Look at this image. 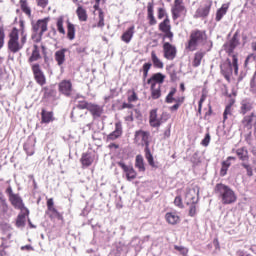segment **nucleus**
<instances>
[{
    "mask_svg": "<svg viewBox=\"0 0 256 256\" xmlns=\"http://www.w3.org/2000/svg\"><path fill=\"white\" fill-rule=\"evenodd\" d=\"M151 59L153 66L156 67V69H163V62L161 61V59H159V57H157L155 51L151 52Z\"/></svg>",
    "mask_w": 256,
    "mask_h": 256,
    "instance_id": "37",
    "label": "nucleus"
},
{
    "mask_svg": "<svg viewBox=\"0 0 256 256\" xmlns=\"http://www.w3.org/2000/svg\"><path fill=\"white\" fill-rule=\"evenodd\" d=\"M253 110V102L249 99H243L240 103V110L239 113L240 115H247L249 111Z\"/></svg>",
    "mask_w": 256,
    "mask_h": 256,
    "instance_id": "17",
    "label": "nucleus"
},
{
    "mask_svg": "<svg viewBox=\"0 0 256 256\" xmlns=\"http://www.w3.org/2000/svg\"><path fill=\"white\" fill-rule=\"evenodd\" d=\"M3 45H5V29L0 27V49H3Z\"/></svg>",
    "mask_w": 256,
    "mask_h": 256,
    "instance_id": "48",
    "label": "nucleus"
},
{
    "mask_svg": "<svg viewBox=\"0 0 256 256\" xmlns=\"http://www.w3.org/2000/svg\"><path fill=\"white\" fill-rule=\"evenodd\" d=\"M235 159V157L229 156L225 161L222 162V165L229 169L231 167V161H235Z\"/></svg>",
    "mask_w": 256,
    "mask_h": 256,
    "instance_id": "53",
    "label": "nucleus"
},
{
    "mask_svg": "<svg viewBox=\"0 0 256 256\" xmlns=\"http://www.w3.org/2000/svg\"><path fill=\"white\" fill-rule=\"evenodd\" d=\"M239 45V32H235L232 39L229 41L228 45L226 46L227 48V53L231 55L233 51H235V48Z\"/></svg>",
    "mask_w": 256,
    "mask_h": 256,
    "instance_id": "20",
    "label": "nucleus"
},
{
    "mask_svg": "<svg viewBox=\"0 0 256 256\" xmlns=\"http://www.w3.org/2000/svg\"><path fill=\"white\" fill-rule=\"evenodd\" d=\"M67 37L70 39V41L75 39V25H73L71 22H68L67 25Z\"/></svg>",
    "mask_w": 256,
    "mask_h": 256,
    "instance_id": "41",
    "label": "nucleus"
},
{
    "mask_svg": "<svg viewBox=\"0 0 256 256\" xmlns=\"http://www.w3.org/2000/svg\"><path fill=\"white\" fill-rule=\"evenodd\" d=\"M88 111L89 113H91L94 119H98V117H101V115H103V106L90 103V105L88 106Z\"/></svg>",
    "mask_w": 256,
    "mask_h": 256,
    "instance_id": "18",
    "label": "nucleus"
},
{
    "mask_svg": "<svg viewBox=\"0 0 256 256\" xmlns=\"http://www.w3.org/2000/svg\"><path fill=\"white\" fill-rule=\"evenodd\" d=\"M177 93V89L176 88H171L170 92L168 93V95L166 96V103H181V100L179 99H175L174 95Z\"/></svg>",
    "mask_w": 256,
    "mask_h": 256,
    "instance_id": "38",
    "label": "nucleus"
},
{
    "mask_svg": "<svg viewBox=\"0 0 256 256\" xmlns=\"http://www.w3.org/2000/svg\"><path fill=\"white\" fill-rule=\"evenodd\" d=\"M117 165L122 168L127 181H133L137 179V171H135V168H133L131 165L127 166L123 161L117 162Z\"/></svg>",
    "mask_w": 256,
    "mask_h": 256,
    "instance_id": "8",
    "label": "nucleus"
},
{
    "mask_svg": "<svg viewBox=\"0 0 256 256\" xmlns=\"http://www.w3.org/2000/svg\"><path fill=\"white\" fill-rule=\"evenodd\" d=\"M170 118H171V115H169V113L163 112L160 117V121H162V123H165V121H169Z\"/></svg>",
    "mask_w": 256,
    "mask_h": 256,
    "instance_id": "60",
    "label": "nucleus"
},
{
    "mask_svg": "<svg viewBox=\"0 0 256 256\" xmlns=\"http://www.w3.org/2000/svg\"><path fill=\"white\" fill-rule=\"evenodd\" d=\"M163 17H169V16H167V12L165 11L164 8H159L158 9V19H163Z\"/></svg>",
    "mask_w": 256,
    "mask_h": 256,
    "instance_id": "59",
    "label": "nucleus"
},
{
    "mask_svg": "<svg viewBox=\"0 0 256 256\" xmlns=\"http://www.w3.org/2000/svg\"><path fill=\"white\" fill-rule=\"evenodd\" d=\"M163 53H164V58L167 59L168 61H173L175 57H177V47L173 46L169 42H164L163 43Z\"/></svg>",
    "mask_w": 256,
    "mask_h": 256,
    "instance_id": "9",
    "label": "nucleus"
},
{
    "mask_svg": "<svg viewBox=\"0 0 256 256\" xmlns=\"http://www.w3.org/2000/svg\"><path fill=\"white\" fill-rule=\"evenodd\" d=\"M151 97L152 99H159L161 97V85L155 83L151 85Z\"/></svg>",
    "mask_w": 256,
    "mask_h": 256,
    "instance_id": "33",
    "label": "nucleus"
},
{
    "mask_svg": "<svg viewBox=\"0 0 256 256\" xmlns=\"http://www.w3.org/2000/svg\"><path fill=\"white\" fill-rule=\"evenodd\" d=\"M89 105H91V103H88L86 101H82L79 102V104L76 105V108L79 109L81 111V109H87V111H89Z\"/></svg>",
    "mask_w": 256,
    "mask_h": 256,
    "instance_id": "49",
    "label": "nucleus"
},
{
    "mask_svg": "<svg viewBox=\"0 0 256 256\" xmlns=\"http://www.w3.org/2000/svg\"><path fill=\"white\" fill-rule=\"evenodd\" d=\"M174 205L176 207H179V209H183V199L181 196H176L174 199Z\"/></svg>",
    "mask_w": 256,
    "mask_h": 256,
    "instance_id": "52",
    "label": "nucleus"
},
{
    "mask_svg": "<svg viewBox=\"0 0 256 256\" xmlns=\"http://www.w3.org/2000/svg\"><path fill=\"white\" fill-rule=\"evenodd\" d=\"M231 107H232V104H228L224 110V113H223V119L224 121H227V115H231Z\"/></svg>",
    "mask_w": 256,
    "mask_h": 256,
    "instance_id": "55",
    "label": "nucleus"
},
{
    "mask_svg": "<svg viewBox=\"0 0 256 256\" xmlns=\"http://www.w3.org/2000/svg\"><path fill=\"white\" fill-rule=\"evenodd\" d=\"M174 249L176 251H179V253H181V255H183V256H186L187 253H189V250L187 248L183 247V246L175 245Z\"/></svg>",
    "mask_w": 256,
    "mask_h": 256,
    "instance_id": "50",
    "label": "nucleus"
},
{
    "mask_svg": "<svg viewBox=\"0 0 256 256\" xmlns=\"http://www.w3.org/2000/svg\"><path fill=\"white\" fill-rule=\"evenodd\" d=\"M210 142H211V135L207 133L204 139L202 140L201 145H203V147H208Z\"/></svg>",
    "mask_w": 256,
    "mask_h": 256,
    "instance_id": "54",
    "label": "nucleus"
},
{
    "mask_svg": "<svg viewBox=\"0 0 256 256\" xmlns=\"http://www.w3.org/2000/svg\"><path fill=\"white\" fill-rule=\"evenodd\" d=\"M171 81H177V72L175 70H172L169 72Z\"/></svg>",
    "mask_w": 256,
    "mask_h": 256,
    "instance_id": "64",
    "label": "nucleus"
},
{
    "mask_svg": "<svg viewBox=\"0 0 256 256\" xmlns=\"http://www.w3.org/2000/svg\"><path fill=\"white\" fill-rule=\"evenodd\" d=\"M215 193L222 205H233V203H237V194L235 191L223 183L216 184Z\"/></svg>",
    "mask_w": 256,
    "mask_h": 256,
    "instance_id": "1",
    "label": "nucleus"
},
{
    "mask_svg": "<svg viewBox=\"0 0 256 256\" xmlns=\"http://www.w3.org/2000/svg\"><path fill=\"white\" fill-rule=\"evenodd\" d=\"M135 167L140 173H145V159L141 154H138L135 158Z\"/></svg>",
    "mask_w": 256,
    "mask_h": 256,
    "instance_id": "26",
    "label": "nucleus"
},
{
    "mask_svg": "<svg viewBox=\"0 0 256 256\" xmlns=\"http://www.w3.org/2000/svg\"><path fill=\"white\" fill-rule=\"evenodd\" d=\"M253 119H255V112H251L249 115L244 116L242 123L245 127H251Z\"/></svg>",
    "mask_w": 256,
    "mask_h": 256,
    "instance_id": "39",
    "label": "nucleus"
},
{
    "mask_svg": "<svg viewBox=\"0 0 256 256\" xmlns=\"http://www.w3.org/2000/svg\"><path fill=\"white\" fill-rule=\"evenodd\" d=\"M48 23H49V18L38 20L35 24H33L34 33H39V37H43V33L47 32Z\"/></svg>",
    "mask_w": 256,
    "mask_h": 256,
    "instance_id": "11",
    "label": "nucleus"
},
{
    "mask_svg": "<svg viewBox=\"0 0 256 256\" xmlns=\"http://www.w3.org/2000/svg\"><path fill=\"white\" fill-rule=\"evenodd\" d=\"M41 115L43 123H51L53 119V112H47L43 109Z\"/></svg>",
    "mask_w": 256,
    "mask_h": 256,
    "instance_id": "42",
    "label": "nucleus"
},
{
    "mask_svg": "<svg viewBox=\"0 0 256 256\" xmlns=\"http://www.w3.org/2000/svg\"><path fill=\"white\" fill-rule=\"evenodd\" d=\"M205 57V52L203 51H198L194 55V60H193V67H199L201 65V61H203V58Z\"/></svg>",
    "mask_w": 256,
    "mask_h": 256,
    "instance_id": "36",
    "label": "nucleus"
},
{
    "mask_svg": "<svg viewBox=\"0 0 256 256\" xmlns=\"http://www.w3.org/2000/svg\"><path fill=\"white\" fill-rule=\"evenodd\" d=\"M211 7H213V1L206 0L194 14V19H207L209 13H211Z\"/></svg>",
    "mask_w": 256,
    "mask_h": 256,
    "instance_id": "7",
    "label": "nucleus"
},
{
    "mask_svg": "<svg viewBox=\"0 0 256 256\" xmlns=\"http://www.w3.org/2000/svg\"><path fill=\"white\" fill-rule=\"evenodd\" d=\"M149 123L151 127H161L163 121L161 118L157 117V109H153L150 111Z\"/></svg>",
    "mask_w": 256,
    "mask_h": 256,
    "instance_id": "19",
    "label": "nucleus"
},
{
    "mask_svg": "<svg viewBox=\"0 0 256 256\" xmlns=\"http://www.w3.org/2000/svg\"><path fill=\"white\" fill-rule=\"evenodd\" d=\"M24 151L26 152L27 155L31 156L35 154V141L31 138H29L25 143H24Z\"/></svg>",
    "mask_w": 256,
    "mask_h": 256,
    "instance_id": "25",
    "label": "nucleus"
},
{
    "mask_svg": "<svg viewBox=\"0 0 256 256\" xmlns=\"http://www.w3.org/2000/svg\"><path fill=\"white\" fill-rule=\"evenodd\" d=\"M165 219H166L167 223H169L170 225H177V223H179V221H181L179 218V215H177L174 212L166 213Z\"/></svg>",
    "mask_w": 256,
    "mask_h": 256,
    "instance_id": "28",
    "label": "nucleus"
},
{
    "mask_svg": "<svg viewBox=\"0 0 256 256\" xmlns=\"http://www.w3.org/2000/svg\"><path fill=\"white\" fill-rule=\"evenodd\" d=\"M76 14H77L79 21H82V22L87 21V19H88L87 10H85V8H83V6H78V8L76 10Z\"/></svg>",
    "mask_w": 256,
    "mask_h": 256,
    "instance_id": "35",
    "label": "nucleus"
},
{
    "mask_svg": "<svg viewBox=\"0 0 256 256\" xmlns=\"http://www.w3.org/2000/svg\"><path fill=\"white\" fill-rule=\"evenodd\" d=\"M171 137V124H169L164 131V139H169Z\"/></svg>",
    "mask_w": 256,
    "mask_h": 256,
    "instance_id": "61",
    "label": "nucleus"
},
{
    "mask_svg": "<svg viewBox=\"0 0 256 256\" xmlns=\"http://www.w3.org/2000/svg\"><path fill=\"white\" fill-rule=\"evenodd\" d=\"M227 171H229V168H227V166L222 165L221 170H220V176L225 177V175H227Z\"/></svg>",
    "mask_w": 256,
    "mask_h": 256,
    "instance_id": "62",
    "label": "nucleus"
},
{
    "mask_svg": "<svg viewBox=\"0 0 256 256\" xmlns=\"http://www.w3.org/2000/svg\"><path fill=\"white\" fill-rule=\"evenodd\" d=\"M163 41H165V39H169V41H173V33L171 32V30H168L166 32H163Z\"/></svg>",
    "mask_w": 256,
    "mask_h": 256,
    "instance_id": "58",
    "label": "nucleus"
},
{
    "mask_svg": "<svg viewBox=\"0 0 256 256\" xmlns=\"http://www.w3.org/2000/svg\"><path fill=\"white\" fill-rule=\"evenodd\" d=\"M137 99V94L135 92H133L132 95L128 97L129 103H134V101H137Z\"/></svg>",
    "mask_w": 256,
    "mask_h": 256,
    "instance_id": "63",
    "label": "nucleus"
},
{
    "mask_svg": "<svg viewBox=\"0 0 256 256\" xmlns=\"http://www.w3.org/2000/svg\"><path fill=\"white\" fill-rule=\"evenodd\" d=\"M31 69L36 83L40 85V87L47 85V77L41 69V65H39L38 63L31 64Z\"/></svg>",
    "mask_w": 256,
    "mask_h": 256,
    "instance_id": "6",
    "label": "nucleus"
},
{
    "mask_svg": "<svg viewBox=\"0 0 256 256\" xmlns=\"http://www.w3.org/2000/svg\"><path fill=\"white\" fill-rule=\"evenodd\" d=\"M80 161L84 167H91V165H93V161H95V158L93 157L92 153H83Z\"/></svg>",
    "mask_w": 256,
    "mask_h": 256,
    "instance_id": "24",
    "label": "nucleus"
},
{
    "mask_svg": "<svg viewBox=\"0 0 256 256\" xmlns=\"http://www.w3.org/2000/svg\"><path fill=\"white\" fill-rule=\"evenodd\" d=\"M205 43H207V32H205V30L196 29L190 33L186 49L189 51H197V47H199V45H205Z\"/></svg>",
    "mask_w": 256,
    "mask_h": 256,
    "instance_id": "2",
    "label": "nucleus"
},
{
    "mask_svg": "<svg viewBox=\"0 0 256 256\" xmlns=\"http://www.w3.org/2000/svg\"><path fill=\"white\" fill-rule=\"evenodd\" d=\"M67 51H68L67 48H62V49L56 51L54 54V59L58 65V67H60V69H63V65L65 64V53Z\"/></svg>",
    "mask_w": 256,
    "mask_h": 256,
    "instance_id": "15",
    "label": "nucleus"
},
{
    "mask_svg": "<svg viewBox=\"0 0 256 256\" xmlns=\"http://www.w3.org/2000/svg\"><path fill=\"white\" fill-rule=\"evenodd\" d=\"M229 10V4H223L221 8H219L216 12V21H221L225 15H227V11Z\"/></svg>",
    "mask_w": 256,
    "mask_h": 256,
    "instance_id": "30",
    "label": "nucleus"
},
{
    "mask_svg": "<svg viewBox=\"0 0 256 256\" xmlns=\"http://www.w3.org/2000/svg\"><path fill=\"white\" fill-rule=\"evenodd\" d=\"M20 7L23 13H25V15L31 17V8L29 7L27 0H20Z\"/></svg>",
    "mask_w": 256,
    "mask_h": 256,
    "instance_id": "40",
    "label": "nucleus"
},
{
    "mask_svg": "<svg viewBox=\"0 0 256 256\" xmlns=\"http://www.w3.org/2000/svg\"><path fill=\"white\" fill-rule=\"evenodd\" d=\"M36 3L38 5V7L45 9V7H47V5H49V0H36Z\"/></svg>",
    "mask_w": 256,
    "mask_h": 256,
    "instance_id": "57",
    "label": "nucleus"
},
{
    "mask_svg": "<svg viewBox=\"0 0 256 256\" xmlns=\"http://www.w3.org/2000/svg\"><path fill=\"white\" fill-rule=\"evenodd\" d=\"M41 59V53L39 52V46L34 45L31 56L28 59V63H35V61H39Z\"/></svg>",
    "mask_w": 256,
    "mask_h": 256,
    "instance_id": "31",
    "label": "nucleus"
},
{
    "mask_svg": "<svg viewBox=\"0 0 256 256\" xmlns=\"http://www.w3.org/2000/svg\"><path fill=\"white\" fill-rule=\"evenodd\" d=\"M133 35H135V26L129 27L121 36V39L124 43H131V39H133Z\"/></svg>",
    "mask_w": 256,
    "mask_h": 256,
    "instance_id": "23",
    "label": "nucleus"
},
{
    "mask_svg": "<svg viewBox=\"0 0 256 256\" xmlns=\"http://www.w3.org/2000/svg\"><path fill=\"white\" fill-rule=\"evenodd\" d=\"M79 117H83V114H81V110L79 108H77V106H75L71 112V119H73V121H75V119H77Z\"/></svg>",
    "mask_w": 256,
    "mask_h": 256,
    "instance_id": "44",
    "label": "nucleus"
},
{
    "mask_svg": "<svg viewBox=\"0 0 256 256\" xmlns=\"http://www.w3.org/2000/svg\"><path fill=\"white\" fill-rule=\"evenodd\" d=\"M59 91L62 95L69 97L73 91V84L69 80H63L59 83Z\"/></svg>",
    "mask_w": 256,
    "mask_h": 256,
    "instance_id": "13",
    "label": "nucleus"
},
{
    "mask_svg": "<svg viewBox=\"0 0 256 256\" xmlns=\"http://www.w3.org/2000/svg\"><path fill=\"white\" fill-rule=\"evenodd\" d=\"M149 132L138 130L135 132L134 141L139 145H145V147L149 146Z\"/></svg>",
    "mask_w": 256,
    "mask_h": 256,
    "instance_id": "10",
    "label": "nucleus"
},
{
    "mask_svg": "<svg viewBox=\"0 0 256 256\" xmlns=\"http://www.w3.org/2000/svg\"><path fill=\"white\" fill-rule=\"evenodd\" d=\"M42 93H44V97L48 98L53 95V90L49 89V87L46 86L42 88Z\"/></svg>",
    "mask_w": 256,
    "mask_h": 256,
    "instance_id": "56",
    "label": "nucleus"
},
{
    "mask_svg": "<svg viewBox=\"0 0 256 256\" xmlns=\"http://www.w3.org/2000/svg\"><path fill=\"white\" fill-rule=\"evenodd\" d=\"M152 64L151 63H145L142 67L143 71V77L144 79H147V76L149 75V70L151 69Z\"/></svg>",
    "mask_w": 256,
    "mask_h": 256,
    "instance_id": "47",
    "label": "nucleus"
},
{
    "mask_svg": "<svg viewBox=\"0 0 256 256\" xmlns=\"http://www.w3.org/2000/svg\"><path fill=\"white\" fill-rule=\"evenodd\" d=\"M254 61H256V55L255 54L248 55L244 62L245 67H247L249 63H254Z\"/></svg>",
    "mask_w": 256,
    "mask_h": 256,
    "instance_id": "51",
    "label": "nucleus"
},
{
    "mask_svg": "<svg viewBox=\"0 0 256 256\" xmlns=\"http://www.w3.org/2000/svg\"><path fill=\"white\" fill-rule=\"evenodd\" d=\"M196 196L199 197V190L195 188L188 190L186 193L187 203H191L189 208L190 217H195V215H197V202L199 201V198H195Z\"/></svg>",
    "mask_w": 256,
    "mask_h": 256,
    "instance_id": "4",
    "label": "nucleus"
},
{
    "mask_svg": "<svg viewBox=\"0 0 256 256\" xmlns=\"http://www.w3.org/2000/svg\"><path fill=\"white\" fill-rule=\"evenodd\" d=\"M241 167H243L246 170L248 177H253V167H251V164L243 162L241 163Z\"/></svg>",
    "mask_w": 256,
    "mask_h": 256,
    "instance_id": "43",
    "label": "nucleus"
},
{
    "mask_svg": "<svg viewBox=\"0 0 256 256\" xmlns=\"http://www.w3.org/2000/svg\"><path fill=\"white\" fill-rule=\"evenodd\" d=\"M99 21L97 23V27L103 29L105 27V14H103V10H99Z\"/></svg>",
    "mask_w": 256,
    "mask_h": 256,
    "instance_id": "45",
    "label": "nucleus"
},
{
    "mask_svg": "<svg viewBox=\"0 0 256 256\" xmlns=\"http://www.w3.org/2000/svg\"><path fill=\"white\" fill-rule=\"evenodd\" d=\"M153 2H148L147 11H148V20L149 25H157V20L155 19V15L153 14Z\"/></svg>",
    "mask_w": 256,
    "mask_h": 256,
    "instance_id": "29",
    "label": "nucleus"
},
{
    "mask_svg": "<svg viewBox=\"0 0 256 256\" xmlns=\"http://www.w3.org/2000/svg\"><path fill=\"white\" fill-rule=\"evenodd\" d=\"M121 135H123V125L121 122H116L115 130L107 136V141H115V139H119Z\"/></svg>",
    "mask_w": 256,
    "mask_h": 256,
    "instance_id": "14",
    "label": "nucleus"
},
{
    "mask_svg": "<svg viewBox=\"0 0 256 256\" xmlns=\"http://www.w3.org/2000/svg\"><path fill=\"white\" fill-rule=\"evenodd\" d=\"M165 81V75L158 72L154 74L151 78L148 79L147 83L148 85H161Z\"/></svg>",
    "mask_w": 256,
    "mask_h": 256,
    "instance_id": "21",
    "label": "nucleus"
},
{
    "mask_svg": "<svg viewBox=\"0 0 256 256\" xmlns=\"http://www.w3.org/2000/svg\"><path fill=\"white\" fill-rule=\"evenodd\" d=\"M57 30L59 31V33H61L62 35H65V28L63 27V16L59 17L57 19Z\"/></svg>",
    "mask_w": 256,
    "mask_h": 256,
    "instance_id": "46",
    "label": "nucleus"
},
{
    "mask_svg": "<svg viewBox=\"0 0 256 256\" xmlns=\"http://www.w3.org/2000/svg\"><path fill=\"white\" fill-rule=\"evenodd\" d=\"M9 201L14 209H18L19 211H24L27 209V207H25V203H23V198H21L19 194H14V196L9 198Z\"/></svg>",
    "mask_w": 256,
    "mask_h": 256,
    "instance_id": "12",
    "label": "nucleus"
},
{
    "mask_svg": "<svg viewBox=\"0 0 256 256\" xmlns=\"http://www.w3.org/2000/svg\"><path fill=\"white\" fill-rule=\"evenodd\" d=\"M183 11H185V6L181 5V0H175V5L172 8V19L174 21L179 19Z\"/></svg>",
    "mask_w": 256,
    "mask_h": 256,
    "instance_id": "16",
    "label": "nucleus"
},
{
    "mask_svg": "<svg viewBox=\"0 0 256 256\" xmlns=\"http://www.w3.org/2000/svg\"><path fill=\"white\" fill-rule=\"evenodd\" d=\"M8 49L11 53H19L23 49V45L19 43V30L13 28L9 34Z\"/></svg>",
    "mask_w": 256,
    "mask_h": 256,
    "instance_id": "5",
    "label": "nucleus"
},
{
    "mask_svg": "<svg viewBox=\"0 0 256 256\" xmlns=\"http://www.w3.org/2000/svg\"><path fill=\"white\" fill-rule=\"evenodd\" d=\"M159 31H162V33L171 31V20H169V17L166 16L164 21L159 24Z\"/></svg>",
    "mask_w": 256,
    "mask_h": 256,
    "instance_id": "34",
    "label": "nucleus"
},
{
    "mask_svg": "<svg viewBox=\"0 0 256 256\" xmlns=\"http://www.w3.org/2000/svg\"><path fill=\"white\" fill-rule=\"evenodd\" d=\"M239 59L237 58V55H232V61L227 60V62H224L220 65L221 74L223 77L228 81V83H231V75H233V69L235 75H239Z\"/></svg>",
    "mask_w": 256,
    "mask_h": 256,
    "instance_id": "3",
    "label": "nucleus"
},
{
    "mask_svg": "<svg viewBox=\"0 0 256 256\" xmlns=\"http://www.w3.org/2000/svg\"><path fill=\"white\" fill-rule=\"evenodd\" d=\"M144 153L145 158L147 159L150 167L157 168V165H155V160L153 159V154H151V149L149 148V146H145Z\"/></svg>",
    "mask_w": 256,
    "mask_h": 256,
    "instance_id": "32",
    "label": "nucleus"
},
{
    "mask_svg": "<svg viewBox=\"0 0 256 256\" xmlns=\"http://www.w3.org/2000/svg\"><path fill=\"white\" fill-rule=\"evenodd\" d=\"M236 155L240 159V161H249V150H247V148L245 147L238 148L236 150Z\"/></svg>",
    "mask_w": 256,
    "mask_h": 256,
    "instance_id": "27",
    "label": "nucleus"
},
{
    "mask_svg": "<svg viewBox=\"0 0 256 256\" xmlns=\"http://www.w3.org/2000/svg\"><path fill=\"white\" fill-rule=\"evenodd\" d=\"M29 215V209H25L24 211H21V213L18 214L16 219V227L21 228L25 227V221L26 217Z\"/></svg>",
    "mask_w": 256,
    "mask_h": 256,
    "instance_id": "22",
    "label": "nucleus"
}]
</instances>
